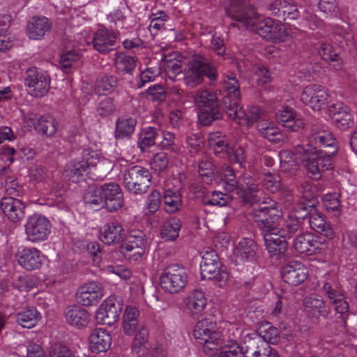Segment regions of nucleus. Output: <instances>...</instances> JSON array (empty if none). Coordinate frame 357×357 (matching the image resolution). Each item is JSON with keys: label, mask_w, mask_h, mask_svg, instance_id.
Masks as SVG:
<instances>
[{"label": "nucleus", "mask_w": 357, "mask_h": 357, "mask_svg": "<svg viewBox=\"0 0 357 357\" xmlns=\"http://www.w3.org/2000/svg\"><path fill=\"white\" fill-rule=\"evenodd\" d=\"M195 101L202 109L205 105L218 102L216 96L208 90H199L195 96Z\"/></svg>", "instance_id": "obj_61"}, {"label": "nucleus", "mask_w": 357, "mask_h": 357, "mask_svg": "<svg viewBox=\"0 0 357 357\" xmlns=\"http://www.w3.org/2000/svg\"><path fill=\"white\" fill-rule=\"evenodd\" d=\"M25 232L29 241L38 242L47 239L51 232L49 220L40 215H33L29 218L25 225Z\"/></svg>", "instance_id": "obj_17"}, {"label": "nucleus", "mask_w": 357, "mask_h": 357, "mask_svg": "<svg viewBox=\"0 0 357 357\" xmlns=\"http://www.w3.org/2000/svg\"><path fill=\"white\" fill-rule=\"evenodd\" d=\"M328 113L335 126L341 130H347L354 123L349 108L342 102H337L328 107Z\"/></svg>", "instance_id": "obj_28"}, {"label": "nucleus", "mask_w": 357, "mask_h": 357, "mask_svg": "<svg viewBox=\"0 0 357 357\" xmlns=\"http://www.w3.org/2000/svg\"><path fill=\"white\" fill-rule=\"evenodd\" d=\"M323 294L326 296L333 305L335 311L340 314V317L347 313L349 303L342 292V289L335 276L325 277L321 287Z\"/></svg>", "instance_id": "obj_10"}, {"label": "nucleus", "mask_w": 357, "mask_h": 357, "mask_svg": "<svg viewBox=\"0 0 357 357\" xmlns=\"http://www.w3.org/2000/svg\"><path fill=\"white\" fill-rule=\"evenodd\" d=\"M24 128L28 130H36L45 137H52L57 130V123L54 119L50 116H38L29 114L24 117Z\"/></svg>", "instance_id": "obj_21"}, {"label": "nucleus", "mask_w": 357, "mask_h": 357, "mask_svg": "<svg viewBox=\"0 0 357 357\" xmlns=\"http://www.w3.org/2000/svg\"><path fill=\"white\" fill-rule=\"evenodd\" d=\"M119 31L102 26L96 30L92 39L93 49L106 55L116 49Z\"/></svg>", "instance_id": "obj_18"}, {"label": "nucleus", "mask_w": 357, "mask_h": 357, "mask_svg": "<svg viewBox=\"0 0 357 357\" xmlns=\"http://www.w3.org/2000/svg\"><path fill=\"white\" fill-rule=\"evenodd\" d=\"M206 304L205 294L199 290L193 291L186 298V307L192 314H200Z\"/></svg>", "instance_id": "obj_44"}, {"label": "nucleus", "mask_w": 357, "mask_h": 357, "mask_svg": "<svg viewBox=\"0 0 357 357\" xmlns=\"http://www.w3.org/2000/svg\"><path fill=\"white\" fill-rule=\"evenodd\" d=\"M89 167V162L85 158H74L66 165L65 176L73 183H77L84 180V174Z\"/></svg>", "instance_id": "obj_30"}, {"label": "nucleus", "mask_w": 357, "mask_h": 357, "mask_svg": "<svg viewBox=\"0 0 357 357\" xmlns=\"http://www.w3.org/2000/svg\"><path fill=\"white\" fill-rule=\"evenodd\" d=\"M299 16V11L296 5L291 0H284L282 7L281 18L286 20H296Z\"/></svg>", "instance_id": "obj_64"}, {"label": "nucleus", "mask_w": 357, "mask_h": 357, "mask_svg": "<svg viewBox=\"0 0 357 357\" xmlns=\"http://www.w3.org/2000/svg\"><path fill=\"white\" fill-rule=\"evenodd\" d=\"M40 319V313L33 306L24 308V328H32Z\"/></svg>", "instance_id": "obj_62"}, {"label": "nucleus", "mask_w": 357, "mask_h": 357, "mask_svg": "<svg viewBox=\"0 0 357 357\" xmlns=\"http://www.w3.org/2000/svg\"><path fill=\"white\" fill-rule=\"evenodd\" d=\"M158 136L157 129L149 126L142 129L138 139V146L142 152L150 153L151 148L155 146V138Z\"/></svg>", "instance_id": "obj_47"}, {"label": "nucleus", "mask_w": 357, "mask_h": 357, "mask_svg": "<svg viewBox=\"0 0 357 357\" xmlns=\"http://www.w3.org/2000/svg\"><path fill=\"white\" fill-rule=\"evenodd\" d=\"M259 135L272 143H279L284 139V135L278 127L270 120L263 119L257 125Z\"/></svg>", "instance_id": "obj_36"}, {"label": "nucleus", "mask_w": 357, "mask_h": 357, "mask_svg": "<svg viewBox=\"0 0 357 357\" xmlns=\"http://www.w3.org/2000/svg\"><path fill=\"white\" fill-rule=\"evenodd\" d=\"M334 37L339 41L342 47H352L354 45V34L349 28L337 26L333 31Z\"/></svg>", "instance_id": "obj_58"}, {"label": "nucleus", "mask_w": 357, "mask_h": 357, "mask_svg": "<svg viewBox=\"0 0 357 357\" xmlns=\"http://www.w3.org/2000/svg\"><path fill=\"white\" fill-rule=\"evenodd\" d=\"M139 310L133 306L126 307L123 314V328L127 335H132L139 326Z\"/></svg>", "instance_id": "obj_46"}, {"label": "nucleus", "mask_w": 357, "mask_h": 357, "mask_svg": "<svg viewBox=\"0 0 357 357\" xmlns=\"http://www.w3.org/2000/svg\"><path fill=\"white\" fill-rule=\"evenodd\" d=\"M258 246L252 238H242L238 242L235 254L242 261H255L257 259Z\"/></svg>", "instance_id": "obj_32"}, {"label": "nucleus", "mask_w": 357, "mask_h": 357, "mask_svg": "<svg viewBox=\"0 0 357 357\" xmlns=\"http://www.w3.org/2000/svg\"><path fill=\"white\" fill-rule=\"evenodd\" d=\"M135 336L132 343V350L138 353V348H147L148 340L149 337V329L146 326H139L137 331L136 330Z\"/></svg>", "instance_id": "obj_59"}, {"label": "nucleus", "mask_w": 357, "mask_h": 357, "mask_svg": "<svg viewBox=\"0 0 357 357\" xmlns=\"http://www.w3.org/2000/svg\"><path fill=\"white\" fill-rule=\"evenodd\" d=\"M301 100L314 111H321L331 102V96L324 86L310 84L305 87L300 96Z\"/></svg>", "instance_id": "obj_15"}, {"label": "nucleus", "mask_w": 357, "mask_h": 357, "mask_svg": "<svg viewBox=\"0 0 357 357\" xmlns=\"http://www.w3.org/2000/svg\"><path fill=\"white\" fill-rule=\"evenodd\" d=\"M123 185L130 193L142 195L148 191L151 185V175L147 169L134 166L125 173Z\"/></svg>", "instance_id": "obj_9"}, {"label": "nucleus", "mask_w": 357, "mask_h": 357, "mask_svg": "<svg viewBox=\"0 0 357 357\" xmlns=\"http://www.w3.org/2000/svg\"><path fill=\"white\" fill-rule=\"evenodd\" d=\"M340 195L337 193H327L323 198V204L328 213H333L337 216L341 213Z\"/></svg>", "instance_id": "obj_57"}, {"label": "nucleus", "mask_w": 357, "mask_h": 357, "mask_svg": "<svg viewBox=\"0 0 357 357\" xmlns=\"http://www.w3.org/2000/svg\"><path fill=\"white\" fill-rule=\"evenodd\" d=\"M209 158H205L199 163V173L202 177H206L210 181L214 179L226 191L235 193L244 204H252L256 202L259 188L258 184L252 176L244 174L236 179L234 170L230 167L227 166L218 171Z\"/></svg>", "instance_id": "obj_2"}, {"label": "nucleus", "mask_w": 357, "mask_h": 357, "mask_svg": "<svg viewBox=\"0 0 357 357\" xmlns=\"http://www.w3.org/2000/svg\"><path fill=\"white\" fill-rule=\"evenodd\" d=\"M221 351L219 357H245L243 343L241 345L236 340H229L223 347H220Z\"/></svg>", "instance_id": "obj_56"}, {"label": "nucleus", "mask_w": 357, "mask_h": 357, "mask_svg": "<svg viewBox=\"0 0 357 357\" xmlns=\"http://www.w3.org/2000/svg\"><path fill=\"white\" fill-rule=\"evenodd\" d=\"M99 190H102L101 185L89 190L84 197V203L91 207L100 206L103 207L102 193V192L98 193Z\"/></svg>", "instance_id": "obj_60"}, {"label": "nucleus", "mask_w": 357, "mask_h": 357, "mask_svg": "<svg viewBox=\"0 0 357 357\" xmlns=\"http://www.w3.org/2000/svg\"><path fill=\"white\" fill-rule=\"evenodd\" d=\"M253 220L261 235H276L280 227L279 221L283 216L280 205L273 200L264 201L252 211Z\"/></svg>", "instance_id": "obj_3"}, {"label": "nucleus", "mask_w": 357, "mask_h": 357, "mask_svg": "<svg viewBox=\"0 0 357 357\" xmlns=\"http://www.w3.org/2000/svg\"><path fill=\"white\" fill-rule=\"evenodd\" d=\"M241 287L252 294L254 298L259 299L269 291L272 284L264 275L258 274L250 279L244 280Z\"/></svg>", "instance_id": "obj_29"}, {"label": "nucleus", "mask_w": 357, "mask_h": 357, "mask_svg": "<svg viewBox=\"0 0 357 357\" xmlns=\"http://www.w3.org/2000/svg\"><path fill=\"white\" fill-rule=\"evenodd\" d=\"M222 86L227 92V95L223 98L224 107L225 108L226 100L229 99L231 103H238L241 98L240 86L234 73H229L223 75Z\"/></svg>", "instance_id": "obj_37"}, {"label": "nucleus", "mask_w": 357, "mask_h": 357, "mask_svg": "<svg viewBox=\"0 0 357 357\" xmlns=\"http://www.w3.org/2000/svg\"><path fill=\"white\" fill-rule=\"evenodd\" d=\"M294 250L305 255H313L324 252L328 248L325 239L311 232L301 233L294 240Z\"/></svg>", "instance_id": "obj_14"}, {"label": "nucleus", "mask_w": 357, "mask_h": 357, "mask_svg": "<svg viewBox=\"0 0 357 357\" xmlns=\"http://www.w3.org/2000/svg\"><path fill=\"white\" fill-rule=\"evenodd\" d=\"M117 86V78L111 75H105L96 81L95 93L99 96L111 93Z\"/></svg>", "instance_id": "obj_54"}, {"label": "nucleus", "mask_w": 357, "mask_h": 357, "mask_svg": "<svg viewBox=\"0 0 357 357\" xmlns=\"http://www.w3.org/2000/svg\"><path fill=\"white\" fill-rule=\"evenodd\" d=\"M125 242L121 247L123 254L130 259L139 261L147 248V238L143 231L131 229L126 234Z\"/></svg>", "instance_id": "obj_11"}, {"label": "nucleus", "mask_w": 357, "mask_h": 357, "mask_svg": "<svg viewBox=\"0 0 357 357\" xmlns=\"http://www.w3.org/2000/svg\"><path fill=\"white\" fill-rule=\"evenodd\" d=\"M188 278V273L183 266L172 264L162 271L160 276V284L165 291L176 294L185 287Z\"/></svg>", "instance_id": "obj_8"}, {"label": "nucleus", "mask_w": 357, "mask_h": 357, "mask_svg": "<svg viewBox=\"0 0 357 357\" xmlns=\"http://www.w3.org/2000/svg\"><path fill=\"white\" fill-rule=\"evenodd\" d=\"M25 84L29 94L40 98L45 96L50 87L51 78L47 72L31 67L26 72Z\"/></svg>", "instance_id": "obj_12"}, {"label": "nucleus", "mask_w": 357, "mask_h": 357, "mask_svg": "<svg viewBox=\"0 0 357 357\" xmlns=\"http://www.w3.org/2000/svg\"><path fill=\"white\" fill-rule=\"evenodd\" d=\"M101 188L98 193H102L103 207L110 213L119 210L123 204V195L119 185L109 182L102 184Z\"/></svg>", "instance_id": "obj_22"}, {"label": "nucleus", "mask_w": 357, "mask_h": 357, "mask_svg": "<svg viewBox=\"0 0 357 357\" xmlns=\"http://www.w3.org/2000/svg\"><path fill=\"white\" fill-rule=\"evenodd\" d=\"M51 24L45 17H33L26 26V34L31 39L42 38L50 31Z\"/></svg>", "instance_id": "obj_35"}, {"label": "nucleus", "mask_w": 357, "mask_h": 357, "mask_svg": "<svg viewBox=\"0 0 357 357\" xmlns=\"http://www.w3.org/2000/svg\"><path fill=\"white\" fill-rule=\"evenodd\" d=\"M208 146L215 154L227 153L228 156H242L245 154V150L238 144L231 147L225 139V136L219 132H211L208 137Z\"/></svg>", "instance_id": "obj_23"}, {"label": "nucleus", "mask_w": 357, "mask_h": 357, "mask_svg": "<svg viewBox=\"0 0 357 357\" xmlns=\"http://www.w3.org/2000/svg\"><path fill=\"white\" fill-rule=\"evenodd\" d=\"M268 344H274L278 342L279 333L276 327L273 326L270 322H261L257 329V335Z\"/></svg>", "instance_id": "obj_53"}, {"label": "nucleus", "mask_w": 357, "mask_h": 357, "mask_svg": "<svg viewBox=\"0 0 357 357\" xmlns=\"http://www.w3.org/2000/svg\"><path fill=\"white\" fill-rule=\"evenodd\" d=\"M169 20L168 15L165 11H159L153 13L151 16V22L149 24V30L152 32L155 30L154 34L157 31L164 28L165 22Z\"/></svg>", "instance_id": "obj_63"}, {"label": "nucleus", "mask_w": 357, "mask_h": 357, "mask_svg": "<svg viewBox=\"0 0 357 357\" xmlns=\"http://www.w3.org/2000/svg\"><path fill=\"white\" fill-rule=\"evenodd\" d=\"M216 320L213 315L203 318L196 324L193 335L197 343L203 346L204 352L212 356L222 344V334L215 330Z\"/></svg>", "instance_id": "obj_5"}, {"label": "nucleus", "mask_w": 357, "mask_h": 357, "mask_svg": "<svg viewBox=\"0 0 357 357\" xmlns=\"http://www.w3.org/2000/svg\"><path fill=\"white\" fill-rule=\"evenodd\" d=\"M200 272L202 280H214L221 288L226 285L229 278L227 271L222 267L217 252L210 248L202 252Z\"/></svg>", "instance_id": "obj_7"}, {"label": "nucleus", "mask_w": 357, "mask_h": 357, "mask_svg": "<svg viewBox=\"0 0 357 357\" xmlns=\"http://www.w3.org/2000/svg\"><path fill=\"white\" fill-rule=\"evenodd\" d=\"M303 305L305 310L314 317L326 319L328 317V310L324 301L317 295H310L305 298Z\"/></svg>", "instance_id": "obj_38"}, {"label": "nucleus", "mask_w": 357, "mask_h": 357, "mask_svg": "<svg viewBox=\"0 0 357 357\" xmlns=\"http://www.w3.org/2000/svg\"><path fill=\"white\" fill-rule=\"evenodd\" d=\"M164 210L167 213L174 214L179 211L182 207V197L177 190L167 189L163 195Z\"/></svg>", "instance_id": "obj_41"}, {"label": "nucleus", "mask_w": 357, "mask_h": 357, "mask_svg": "<svg viewBox=\"0 0 357 357\" xmlns=\"http://www.w3.org/2000/svg\"><path fill=\"white\" fill-rule=\"evenodd\" d=\"M301 189L302 195L295 206L300 210H312L318 204V200L315 194L312 191L310 183L303 182L301 184Z\"/></svg>", "instance_id": "obj_42"}, {"label": "nucleus", "mask_w": 357, "mask_h": 357, "mask_svg": "<svg viewBox=\"0 0 357 357\" xmlns=\"http://www.w3.org/2000/svg\"><path fill=\"white\" fill-rule=\"evenodd\" d=\"M181 227L182 222L180 218L169 217L164 221L161 227V237L167 241H174L178 237Z\"/></svg>", "instance_id": "obj_40"}, {"label": "nucleus", "mask_w": 357, "mask_h": 357, "mask_svg": "<svg viewBox=\"0 0 357 357\" xmlns=\"http://www.w3.org/2000/svg\"><path fill=\"white\" fill-rule=\"evenodd\" d=\"M306 212L307 213V215H305L306 225H309L312 230L328 239H333L335 237V231L331 223L317 211L315 207L312 210H306Z\"/></svg>", "instance_id": "obj_26"}, {"label": "nucleus", "mask_w": 357, "mask_h": 357, "mask_svg": "<svg viewBox=\"0 0 357 357\" xmlns=\"http://www.w3.org/2000/svg\"><path fill=\"white\" fill-rule=\"evenodd\" d=\"M225 10L228 17L242 26L256 31L261 38L274 43L284 40L286 31L283 24L269 17L259 20L250 0H229Z\"/></svg>", "instance_id": "obj_1"}, {"label": "nucleus", "mask_w": 357, "mask_h": 357, "mask_svg": "<svg viewBox=\"0 0 357 357\" xmlns=\"http://www.w3.org/2000/svg\"><path fill=\"white\" fill-rule=\"evenodd\" d=\"M136 120L132 118H122L116 121L115 137L117 139L129 138L135 130Z\"/></svg>", "instance_id": "obj_52"}, {"label": "nucleus", "mask_w": 357, "mask_h": 357, "mask_svg": "<svg viewBox=\"0 0 357 357\" xmlns=\"http://www.w3.org/2000/svg\"><path fill=\"white\" fill-rule=\"evenodd\" d=\"M307 213L304 209H298L294 206L293 211L287 216L284 227H279L278 236L286 240L292 238L297 232H301L305 227Z\"/></svg>", "instance_id": "obj_20"}, {"label": "nucleus", "mask_w": 357, "mask_h": 357, "mask_svg": "<svg viewBox=\"0 0 357 357\" xmlns=\"http://www.w3.org/2000/svg\"><path fill=\"white\" fill-rule=\"evenodd\" d=\"M337 141L328 130H320L309 138L305 145L298 144L291 151L293 155L306 156H334L337 153Z\"/></svg>", "instance_id": "obj_4"}, {"label": "nucleus", "mask_w": 357, "mask_h": 357, "mask_svg": "<svg viewBox=\"0 0 357 357\" xmlns=\"http://www.w3.org/2000/svg\"><path fill=\"white\" fill-rule=\"evenodd\" d=\"M65 318L68 324L77 328H84L89 322V314L87 310L77 305L66 307Z\"/></svg>", "instance_id": "obj_33"}, {"label": "nucleus", "mask_w": 357, "mask_h": 357, "mask_svg": "<svg viewBox=\"0 0 357 357\" xmlns=\"http://www.w3.org/2000/svg\"><path fill=\"white\" fill-rule=\"evenodd\" d=\"M231 200L229 195L224 194L220 191L208 192L204 195L202 202L206 205L225 206H227Z\"/></svg>", "instance_id": "obj_55"}, {"label": "nucleus", "mask_w": 357, "mask_h": 357, "mask_svg": "<svg viewBox=\"0 0 357 357\" xmlns=\"http://www.w3.org/2000/svg\"><path fill=\"white\" fill-rule=\"evenodd\" d=\"M125 237V229L117 220L106 223L99 230V239L108 245L119 243Z\"/></svg>", "instance_id": "obj_27"}, {"label": "nucleus", "mask_w": 357, "mask_h": 357, "mask_svg": "<svg viewBox=\"0 0 357 357\" xmlns=\"http://www.w3.org/2000/svg\"><path fill=\"white\" fill-rule=\"evenodd\" d=\"M243 349L245 357H280L276 349L258 336L245 337Z\"/></svg>", "instance_id": "obj_19"}, {"label": "nucleus", "mask_w": 357, "mask_h": 357, "mask_svg": "<svg viewBox=\"0 0 357 357\" xmlns=\"http://www.w3.org/2000/svg\"><path fill=\"white\" fill-rule=\"evenodd\" d=\"M266 248L273 259H278L284 254L287 243L284 238L276 235L263 236Z\"/></svg>", "instance_id": "obj_39"}, {"label": "nucleus", "mask_w": 357, "mask_h": 357, "mask_svg": "<svg viewBox=\"0 0 357 357\" xmlns=\"http://www.w3.org/2000/svg\"><path fill=\"white\" fill-rule=\"evenodd\" d=\"M122 305V301L115 297L110 296L105 299L96 313L97 324L112 326L119 318Z\"/></svg>", "instance_id": "obj_16"}, {"label": "nucleus", "mask_w": 357, "mask_h": 357, "mask_svg": "<svg viewBox=\"0 0 357 357\" xmlns=\"http://www.w3.org/2000/svg\"><path fill=\"white\" fill-rule=\"evenodd\" d=\"M221 117L222 112L218 102L205 105L198 113L199 121L204 126H208Z\"/></svg>", "instance_id": "obj_48"}, {"label": "nucleus", "mask_w": 357, "mask_h": 357, "mask_svg": "<svg viewBox=\"0 0 357 357\" xmlns=\"http://www.w3.org/2000/svg\"><path fill=\"white\" fill-rule=\"evenodd\" d=\"M277 121L283 127L293 132H298L304 126L303 121L297 116L294 109L285 107L275 114Z\"/></svg>", "instance_id": "obj_31"}, {"label": "nucleus", "mask_w": 357, "mask_h": 357, "mask_svg": "<svg viewBox=\"0 0 357 357\" xmlns=\"http://www.w3.org/2000/svg\"><path fill=\"white\" fill-rule=\"evenodd\" d=\"M333 158H307L305 167L309 173L319 178L321 176V172L331 169Z\"/></svg>", "instance_id": "obj_45"}, {"label": "nucleus", "mask_w": 357, "mask_h": 357, "mask_svg": "<svg viewBox=\"0 0 357 357\" xmlns=\"http://www.w3.org/2000/svg\"><path fill=\"white\" fill-rule=\"evenodd\" d=\"M205 76L211 81H215L217 79V72L215 66L207 59L201 56L190 61L183 69V82L190 88L201 84Z\"/></svg>", "instance_id": "obj_6"}, {"label": "nucleus", "mask_w": 357, "mask_h": 357, "mask_svg": "<svg viewBox=\"0 0 357 357\" xmlns=\"http://www.w3.org/2000/svg\"><path fill=\"white\" fill-rule=\"evenodd\" d=\"M89 340L91 351L99 354L109 349L111 346L112 337L106 330L96 328L91 333Z\"/></svg>", "instance_id": "obj_34"}, {"label": "nucleus", "mask_w": 357, "mask_h": 357, "mask_svg": "<svg viewBox=\"0 0 357 357\" xmlns=\"http://www.w3.org/2000/svg\"><path fill=\"white\" fill-rule=\"evenodd\" d=\"M316 49L323 60L327 62H336L335 68L337 70L341 68L342 62L340 61V56L330 43L320 41L316 45Z\"/></svg>", "instance_id": "obj_51"}, {"label": "nucleus", "mask_w": 357, "mask_h": 357, "mask_svg": "<svg viewBox=\"0 0 357 357\" xmlns=\"http://www.w3.org/2000/svg\"><path fill=\"white\" fill-rule=\"evenodd\" d=\"M114 61L118 71L130 74L135 68L137 59L124 52H118L114 56Z\"/></svg>", "instance_id": "obj_50"}, {"label": "nucleus", "mask_w": 357, "mask_h": 357, "mask_svg": "<svg viewBox=\"0 0 357 357\" xmlns=\"http://www.w3.org/2000/svg\"><path fill=\"white\" fill-rule=\"evenodd\" d=\"M104 296V289L98 282H91L81 287L77 294V303L83 306L97 304Z\"/></svg>", "instance_id": "obj_25"}, {"label": "nucleus", "mask_w": 357, "mask_h": 357, "mask_svg": "<svg viewBox=\"0 0 357 357\" xmlns=\"http://www.w3.org/2000/svg\"><path fill=\"white\" fill-rule=\"evenodd\" d=\"M22 202L20 199H13L11 197L4 198L1 202V207L3 213L12 222L20 220L22 210L20 207Z\"/></svg>", "instance_id": "obj_43"}, {"label": "nucleus", "mask_w": 357, "mask_h": 357, "mask_svg": "<svg viewBox=\"0 0 357 357\" xmlns=\"http://www.w3.org/2000/svg\"><path fill=\"white\" fill-rule=\"evenodd\" d=\"M307 268L301 262L291 261L281 269L282 280L291 286L303 283L308 277Z\"/></svg>", "instance_id": "obj_24"}, {"label": "nucleus", "mask_w": 357, "mask_h": 357, "mask_svg": "<svg viewBox=\"0 0 357 357\" xmlns=\"http://www.w3.org/2000/svg\"><path fill=\"white\" fill-rule=\"evenodd\" d=\"M43 255L34 248H24V268L28 271L38 269L42 264Z\"/></svg>", "instance_id": "obj_49"}, {"label": "nucleus", "mask_w": 357, "mask_h": 357, "mask_svg": "<svg viewBox=\"0 0 357 357\" xmlns=\"http://www.w3.org/2000/svg\"><path fill=\"white\" fill-rule=\"evenodd\" d=\"M226 100L225 112L228 117L239 125H247L251 126L261 117L264 116V112L258 106L252 105L249 107L248 114L240 105V103L229 102Z\"/></svg>", "instance_id": "obj_13"}]
</instances>
